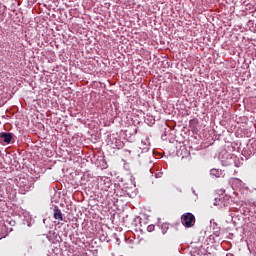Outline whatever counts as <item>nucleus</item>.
<instances>
[{
	"mask_svg": "<svg viewBox=\"0 0 256 256\" xmlns=\"http://www.w3.org/2000/svg\"><path fill=\"white\" fill-rule=\"evenodd\" d=\"M180 219H181L182 225L185 226L186 229H191V227H195L196 219L193 213L191 212L184 213Z\"/></svg>",
	"mask_w": 256,
	"mask_h": 256,
	"instance_id": "obj_1",
	"label": "nucleus"
},
{
	"mask_svg": "<svg viewBox=\"0 0 256 256\" xmlns=\"http://www.w3.org/2000/svg\"><path fill=\"white\" fill-rule=\"evenodd\" d=\"M0 139L3 140L4 143L9 144L13 139V133L1 132Z\"/></svg>",
	"mask_w": 256,
	"mask_h": 256,
	"instance_id": "obj_2",
	"label": "nucleus"
},
{
	"mask_svg": "<svg viewBox=\"0 0 256 256\" xmlns=\"http://www.w3.org/2000/svg\"><path fill=\"white\" fill-rule=\"evenodd\" d=\"M54 219L57 221H63V213L59 208L54 209Z\"/></svg>",
	"mask_w": 256,
	"mask_h": 256,
	"instance_id": "obj_3",
	"label": "nucleus"
},
{
	"mask_svg": "<svg viewBox=\"0 0 256 256\" xmlns=\"http://www.w3.org/2000/svg\"><path fill=\"white\" fill-rule=\"evenodd\" d=\"M210 175H213L214 177H219V175H221V172L217 169H212L210 171Z\"/></svg>",
	"mask_w": 256,
	"mask_h": 256,
	"instance_id": "obj_4",
	"label": "nucleus"
},
{
	"mask_svg": "<svg viewBox=\"0 0 256 256\" xmlns=\"http://www.w3.org/2000/svg\"><path fill=\"white\" fill-rule=\"evenodd\" d=\"M147 231H149V233L155 231V225L151 224L147 227Z\"/></svg>",
	"mask_w": 256,
	"mask_h": 256,
	"instance_id": "obj_5",
	"label": "nucleus"
},
{
	"mask_svg": "<svg viewBox=\"0 0 256 256\" xmlns=\"http://www.w3.org/2000/svg\"><path fill=\"white\" fill-rule=\"evenodd\" d=\"M216 202H214V205H220L219 202H217V199H215Z\"/></svg>",
	"mask_w": 256,
	"mask_h": 256,
	"instance_id": "obj_6",
	"label": "nucleus"
}]
</instances>
